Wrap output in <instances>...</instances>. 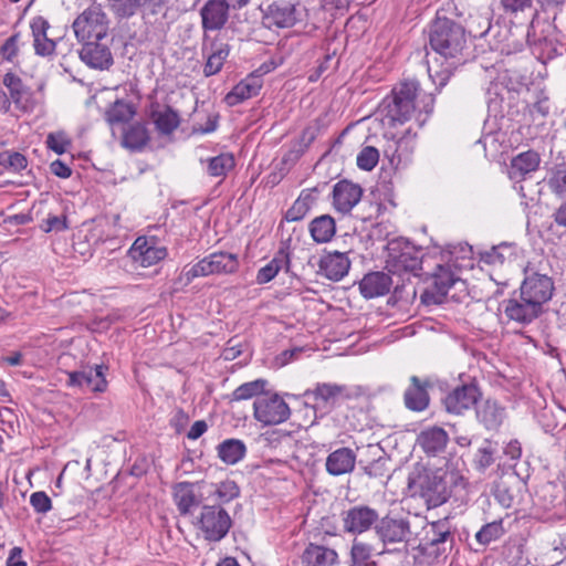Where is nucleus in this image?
I'll return each instance as SVG.
<instances>
[{
    "mask_svg": "<svg viewBox=\"0 0 566 566\" xmlns=\"http://www.w3.org/2000/svg\"><path fill=\"white\" fill-rule=\"evenodd\" d=\"M555 291L553 279L538 273L528 266L524 269V280L521 283V295L537 302L541 307L547 303Z\"/></svg>",
    "mask_w": 566,
    "mask_h": 566,
    "instance_id": "nucleus-13",
    "label": "nucleus"
},
{
    "mask_svg": "<svg viewBox=\"0 0 566 566\" xmlns=\"http://www.w3.org/2000/svg\"><path fill=\"white\" fill-rule=\"evenodd\" d=\"M432 286L421 294V302L426 305H440L444 302L449 290L459 280L448 264H437L432 273Z\"/></svg>",
    "mask_w": 566,
    "mask_h": 566,
    "instance_id": "nucleus-15",
    "label": "nucleus"
},
{
    "mask_svg": "<svg viewBox=\"0 0 566 566\" xmlns=\"http://www.w3.org/2000/svg\"><path fill=\"white\" fill-rule=\"evenodd\" d=\"M356 464V453L348 447H342L331 452L325 462L329 475L339 476L352 472Z\"/></svg>",
    "mask_w": 566,
    "mask_h": 566,
    "instance_id": "nucleus-33",
    "label": "nucleus"
},
{
    "mask_svg": "<svg viewBox=\"0 0 566 566\" xmlns=\"http://www.w3.org/2000/svg\"><path fill=\"white\" fill-rule=\"evenodd\" d=\"M502 305L507 318L522 325L531 324L543 313V307L537 302L521 294L518 297L504 300Z\"/></svg>",
    "mask_w": 566,
    "mask_h": 566,
    "instance_id": "nucleus-18",
    "label": "nucleus"
},
{
    "mask_svg": "<svg viewBox=\"0 0 566 566\" xmlns=\"http://www.w3.org/2000/svg\"><path fill=\"white\" fill-rule=\"evenodd\" d=\"M268 381L265 379H255L253 381L244 382L240 385L237 389L229 395L230 402L232 401H241L248 400L253 397H259L261 394L265 391V386Z\"/></svg>",
    "mask_w": 566,
    "mask_h": 566,
    "instance_id": "nucleus-48",
    "label": "nucleus"
},
{
    "mask_svg": "<svg viewBox=\"0 0 566 566\" xmlns=\"http://www.w3.org/2000/svg\"><path fill=\"white\" fill-rule=\"evenodd\" d=\"M525 488L526 481L516 472L506 473L495 483L493 495L503 507L511 509L520 504Z\"/></svg>",
    "mask_w": 566,
    "mask_h": 566,
    "instance_id": "nucleus-16",
    "label": "nucleus"
},
{
    "mask_svg": "<svg viewBox=\"0 0 566 566\" xmlns=\"http://www.w3.org/2000/svg\"><path fill=\"white\" fill-rule=\"evenodd\" d=\"M370 558L371 546L355 539L350 548L349 566H377L376 562L371 560Z\"/></svg>",
    "mask_w": 566,
    "mask_h": 566,
    "instance_id": "nucleus-51",
    "label": "nucleus"
},
{
    "mask_svg": "<svg viewBox=\"0 0 566 566\" xmlns=\"http://www.w3.org/2000/svg\"><path fill=\"white\" fill-rule=\"evenodd\" d=\"M488 112L494 118H513L518 114V108L515 103L517 101V93L502 87L500 91L489 90Z\"/></svg>",
    "mask_w": 566,
    "mask_h": 566,
    "instance_id": "nucleus-22",
    "label": "nucleus"
},
{
    "mask_svg": "<svg viewBox=\"0 0 566 566\" xmlns=\"http://www.w3.org/2000/svg\"><path fill=\"white\" fill-rule=\"evenodd\" d=\"M30 504L40 514H45L52 510V501L44 491L33 492L30 496Z\"/></svg>",
    "mask_w": 566,
    "mask_h": 566,
    "instance_id": "nucleus-63",
    "label": "nucleus"
},
{
    "mask_svg": "<svg viewBox=\"0 0 566 566\" xmlns=\"http://www.w3.org/2000/svg\"><path fill=\"white\" fill-rule=\"evenodd\" d=\"M195 525L202 532L206 541L220 542L232 527V520L222 506L203 504Z\"/></svg>",
    "mask_w": 566,
    "mask_h": 566,
    "instance_id": "nucleus-7",
    "label": "nucleus"
},
{
    "mask_svg": "<svg viewBox=\"0 0 566 566\" xmlns=\"http://www.w3.org/2000/svg\"><path fill=\"white\" fill-rule=\"evenodd\" d=\"M149 142L150 133L146 123L134 122L124 128L120 144L129 151L139 153L145 149Z\"/></svg>",
    "mask_w": 566,
    "mask_h": 566,
    "instance_id": "nucleus-35",
    "label": "nucleus"
},
{
    "mask_svg": "<svg viewBox=\"0 0 566 566\" xmlns=\"http://www.w3.org/2000/svg\"><path fill=\"white\" fill-rule=\"evenodd\" d=\"M485 28L481 32L473 31V38L485 39L491 51L504 52L509 45L505 42L509 40L510 30L506 25H502L499 21L491 22L490 17H479Z\"/></svg>",
    "mask_w": 566,
    "mask_h": 566,
    "instance_id": "nucleus-31",
    "label": "nucleus"
},
{
    "mask_svg": "<svg viewBox=\"0 0 566 566\" xmlns=\"http://www.w3.org/2000/svg\"><path fill=\"white\" fill-rule=\"evenodd\" d=\"M106 370H108V367L105 365L84 368L82 379L83 388L93 392H104L107 388V380L105 378Z\"/></svg>",
    "mask_w": 566,
    "mask_h": 566,
    "instance_id": "nucleus-43",
    "label": "nucleus"
},
{
    "mask_svg": "<svg viewBox=\"0 0 566 566\" xmlns=\"http://www.w3.org/2000/svg\"><path fill=\"white\" fill-rule=\"evenodd\" d=\"M108 23L101 6H91L74 20L72 28L78 42H86L107 38Z\"/></svg>",
    "mask_w": 566,
    "mask_h": 566,
    "instance_id": "nucleus-8",
    "label": "nucleus"
},
{
    "mask_svg": "<svg viewBox=\"0 0 566 566\" xmlns=\"http://www.w3.org/2000/svg\"><path fill=\"white\" fill-rule=\"evenodd\" d=\"M379 160V151L374 146H365L359 154L357 155V166L361 170L370 171L373 170Z\"/></svg>",
    "mask_w": 566,
    "mask_h": 566,
    "instance_id": "nucleus-55",
    "label": "nucleus"
},
{
    "mask_svg": "<svg viewBox=\"0 0 566 566\" xmlns=\"http://www.w3.org/2000/svg\"><path fill=\"white\" fill-rule=\"evenodd\" d=\"M434 381L431 377H419L412 375L409 378V385L403 392L405 407L413 412H422L430 406L429 390L433 387Z\"/></svg>",
    "mask_w": 566,
    "mask_h": 566,
    "instance_id": "nucleus-17",
    "label": "nucleus"
},
{
    "mask_svg": "<svg viewBox=\"0 0 566 566\" xmlns=\"http://www.w3.org/2000/svg\"><path fill=\"white\" fill-rule=\"evenodd\" d=\"M496 446V442L485 439L482 446L476 450L473 457V467L478 472L485 473V471L495 463Z\"/></svg>",
    "mask_w": 566,
    "mask_h": 566,
    "instance_id": "nucleus-45",
    "label": "nucleus"
},
{
    "mask_svg": "<svg viewBox=\"0 0 566 566\" xmlns=\"http://www.w3.org/2000/svg\"><path fill=\"white\" fill-rule=\"evenodd\" d=\"M541 164V156L534 149L520 153L511 159L510 177L524 178L527 174L534 172L538 169Z\"/></svg>",
    "mask_w": 566,
    "mask_h": 566,
    "instance_id": "nucleus-38",
    "label": "nucleus"
},
{
    "mask_svg": "<svg viewBox=\"0 0 566 566\" xmlns=\"http://www.w3.org/2000/svg\"><path fill=\"white\" fill-rule=\"evenodd\" d=\"M254 418L265 426L279 424L291 416V409L284 399L277 395L258 397L253 403Z\"/></svg>",
    "mask_w": 566,
    "mask_h": 566,
    "instance_id": "nucleus-12",
    "label": "nucleus"
},
{
    "mask_svg": "<svg viewBox=\"0 0 566 566\" xmlns=\"http://www.w3.org/2000/svg\"><path fill=\"white\" fill-rule=\"evenodd\" d=\"M475 413L478 421L489 431H496L505 418V409L491 399L479 406Z\"/></svg>",
    "mask_w": 566,
    "mask_h": 566,
    "instance_id": "nucleus-37",
    "label": "nucleus"
},
{
    "mask_svg": "<svg viewBox=\"0 0 566 566\" xmlns=\"http://www.w3.org/2000/svg\"><path fill=\"white\" fill-rule=\"evenodd\" d=\"M235 167V158L231 153H222L208 159L207 172L211 177L224 179Z\"/></svg>",
    "mask_w": 566,
    "mask_h": 566,
    "instance_id": "nucleus-47",
    "label": "nucleus"
},
{
    "mask_svg": "<svg viewBox=\"0 0 566 566\" xmlns=\"http://www.w3.org/2000/svg\"><path fill=\"white\" fill-rule=\"evenodd\" d=\"M397 280L389 272L375 271L364 275L359 282L360 294L366 298L386 295L395 287Z\"/></svg>",
    "mask_w": 566,
    "mask_h": 566,
    "instance_id": "nucleus-24",
    "label": "nucleus"
},
{
    "mask_svg": "<svg viewBox=\"0 0 566 566\" xmlns=\"http://www.w3.org/2000/svg\"><path fill=\"white\" fill-rule=\"evenodd\" d=\"M468 485L467 478L455 469L422 468L408 478L409 489L419 493L428 507H438L449 500L462 503L468 496Z\"/></svg>",
    "mask_w": 566,
    "mask_h": 566,
    "instance_id": "nucleus-2",
    "label": "nucleus"
},
{
    "mask_svg": "<svg viewBox=\"0 0 566 566\" xmlns=\"http://www.w3.org/2000/svg\"><path fill=\"white\" fill-rule=\"evenodd\" d=\"M148 115L160 135L172 134L181 122L179 113L172 106L166 104L161 109L157 101L150 103Z\"/></svg>",
    "mask_w": 566,
    "mask_h": 566,
    "instance_id": "nucleus-28",
    "label": "nucleus"
},
{
    "mask_svg": "<svg viewBox=\"0 0 566 566\" xmlns=\"http://www.w3.org/2000/svg\"><path fill=\"white\" fill-rule=\"evenodd\" d=\"M264 19L277 28H291L301 20L295 4L284 0H275L270 3Z\"/></svg>",
    "mask_w": 566,
    "mask_h": 566,
    "instance_id": "nucleus-29",
    "label": "nucleus"
},
{
    "mask_svg": "<svg viewBox=\"0 0 566 566\" xmlns=\"http://www.w3.org/2000/svg\"><path fill=\"white\" fill-rule=\"evenodd\" d=\"M318 269V274L324 275L331 281L338 282L348 273L350 260L345 252H326L319 259Z\"/></svg>",
    "mask_w": 566,
    "mask_h": 566,
    "instance_id": "nucleus-27",
    "label": "nucleus"
},
{
    "mask_svg": "<svg viewBox=\"0 0 566 566\" xmlns=\"http://www.w3.org/2000/svg\"><path fill=\"white\" fill-rule=\"evenodd\" d=\"M136 109L133 104L116 99L105 112L106 120L111 124H127L133 119Z\"/></svg>",
    "mask_w": 566,
    "mask_h": 566,
    "instance_id": "nucleus-44",
    "label": "nucleus"
},
{
    "mask_svg": "<svg viewBox=\"0 0 566 566\" xmlns=\"http://www.w3.org/2000/svg\"><path fill=\"white\" fill-rule=\"evenodd\" d=\"M226 33H219L214 38H209L208 50L203 55L207 56V62L203 66V74L206 77L219 73L224 64V61L230 53V44L224 41Z\"/></svg>",
    "mask_w": 566,
    "mask_h": 566,
    "instance_id": "nucleus-25",
    "label": "nucleus"
},
{
    "mask_svg": "<svg viewBox=\"0 0 566 566\" xmlns=\"http://www.w3.org/2000/svg\"><path fill=\"white\" fill-rule=\"evenodd\" d=\"M547 185L557 197L566 198V163L555 165L551 170Z\"/></svg>",
    "mask_w": 566,
    "mask_h": 566,
    "instance_id": "nucleus-52",
    "label": "nucleus"
},
{
    "mask_svg": "<svg viewBox=\"0 0 566 566\" xmlns=\"http://www.w3.org/2000/svg\"><path fill=\"white\" fill-rule=\"evenodd\" d=\"M20 33H13L0 46V54L3 60L12 62L19 52Z\"/></svg>",
    "mask_w": 566,
    "mask_h": 566,
    "instance_id": "nucleus-61",
    "label": "nucleus"
},
{
    "mask_svg": "<svg viewBox=\"0 0 566 566\" xmlns=\"http://www.w3.org/2000/svg\"><path fill=\"white\" fill-rule=\"evenodd\" d=\"M363 193L364 190L358 184L342 179L333 187L332 205L336 211L343 214L349 213L360 201Z\"/></svg>",
    "mask_w": 566,
    "mask_h": 566,
    "instance_id": "nucleus-21",
    "label": "nucleus"
},
{
    "mask_svg": "<svg viewBox=\"0 0 566 566\" xmlns=\"http://www.w3.org/2000/svg\"><path fill=\"white\" fill-rule=\"evenodd\" d=\"M182 275L186 279V283H190L193 279H196L198 276L211 275V273L209 271L208 261L206 260V258H203L202 260H200L196 264L191 265L190 268L185 266L182 270Z\"/></svg>",
    "mask_w": 566,
    "mask_h": 566,
    "instance_id": "nucleus-62",
    "label": "nucleus"
},
{
    "mask_svg": "<svg viewBox=\"0 0 566 566\" xmlns=\"http://www.w3.org/2000/svg\"><path fill=\"white\" fill-rule=\"evenodd\" d=\"M200 483L182 481L174 484L172 497L181 516L191 515L193 509L201 505L202 496L196 493Z\"/></svg>",
    "mask_w": 566,
    "mask_h": 566,
    "instance_id": "nucleus-26",
    "label": "nucleus"
},
{
    "mask_svg": "<svg viewBox=\"0 0 566 566\" xmlns=\"http://www.w3.org/2000/svg\"><path fill=\"white\" fill-rule=\"evenodd\" d=\"M203 30L202 52L208 50L209 32L221 31L229 19V9L223 0H208L199 11Z\"/></svg>",
    "mask_w": 566,
    "mask_h": 566,
    "instance_id": "nucleus-14",
    "label": "nucleus"
},
{
    "mask_svg": "<svg viewBox=\"0 0 566 566\" xmlns=\"http://www.w3.org/2000/svg\"><path fill=\"white\" fill-rule=\"evenodd\" d=\"M263 81L261 75L251 73L233 86V88L226 95L224 101L229 106H235L245 99L256 96L260 93Z\"/></svg>",
    "mask_w": 566,
    "mask_h": 566,
    "instance_id": "nucleus-32",
    "label": "nucleus"
},
{
    "mask_svg": "<svg viewBox=\"0 0 566 566\" xmlns=\"http://www.w3.org/2000/svg\"><path fill=\"white\" fill-rule=\"evenodd\" d=\"M0 166L8 171L20 172L28 167V159L20 151L3 150L0 151Z\"/></svg>",
    "mask_w": 566,
    "mask_h": 566,
    "instance_id": "nucleus-53",
    "label": "nucleus"
},
{
    "mask_svg": "<svg viewBox=\"0 0 566 566\" xmlns=\"http://www.w3.org/2000/svg\"><path fill=\"white\" fill-rule=\"evenodd\" d=\"M305 154V150L294 142L291 143L290 148L282 156L283 166H294L300 158Z\"/></svg>",
    "mask_w": 566,
    "mask_h": 566,
    "instance_id": "nucleus-64",
    "label": "nucleus"
},
{
    "mask_svg": "<svg viewBox=\"0 0 566 566\" xmlns=\"http://www.w3.org/2000/svg\"><path fill=\"white\" fill-rule=\"evenodd\" d=\"M390 459L387 455H379L376 459L365 463L363 460L358 461L363 473L371 480L384 482L389 475Z\"/></svg>",
    "mask_w": 566,
    "mask_h": 566,
    "instance_id": "nucleus-46",
    "label": "nucleus"
},
{
    "mask_svg": "<svg viewBox=\"0 0 566 566\" xmlns=\"http://www.w3.org/2000/svg\"><path fill=\"white\" fill-rule=\"evenodd\" d=\"M31 30L33 36V48L36 55L51 56L55 52L56 43L54 40L48 38V30L50 24L46 19L39 15L31 22Z\"/></svg>",
    "mask_w": 566,
    "mask_h": 566,
    "instance_id": "nucleus-34",
    "label": "nucleus"
},
{
    "mask_svg": "<svg viewBox=\"0 0 566 566\" xmlns=\"http://www.w3.org/2000/svg\"><path fill=\"white\" fill-rule=\"evenodd\" d=\"M302 566H333L338 563L335 549L310 543L301 555Z\"/></svg>",
    "mask_w": 566,
    "mask_h": 566,
    "instance_id": "nucleus-36",
    "label": "nucleus"
},
{
    "mask_svg": "<svg viewBox=\"0 0 566 566\" xmlns=\"http://www.w3.org/2000/svg\"><path fill=\"white\" fill-rule=\"evenodd\" d=\"M379 513L367 504L352 505L340 513L343 531L352 535H360L375 530Z\"/></svg>",
    "mask_w": 566,
    "mask_h": 566,
    "instance_id": "nucleus-11",
    "label": "nucleus"
},
{
    "mask_svg": "<svg viewBox=\"0 0 566 566\" xmlns=\"http://www.w3.org/2000/svg\"><path fill=\"white\" fill-rule=\"evenodd\" d=\"M505 533L503 520H495L484 524L476 533L475 541L481 546H488L490 543L500 539Z\"/></svg>",
    "mask_w": 566,
    "mask_h": 566,
    "instance_id": "nucleus-49",
    "label": "nucleus"
},
{
    "mask_svg": "<svg viewBox=\"0 0 566 566\" xmlns=\"http://www.w3.org/2000/svg\"><path fill=\"white\" fill-rule=\"evenodd\" d=\"M509 249H511V245L506 243L492 247L491 249L480 253V261L484 262L485 264H503L506 258L502 250Z\"/></svg>",
    "mask_w": 566,
    "mask_h": 566,
    "instance_id": "nucleus-60",
    "label": "nucleus"
},
{
    "mask_svg": "<svg viewBox=\"0 0 566 566\" xmlns=\"http://www.w3.org/2000/svg\"><path fill=\"white\" fill-rule=\"evenodd\" d=\"M374 532L384 546L406 543L411 535L410 521L392 513L379 515Z\"/></svg>",
    "mask_w": 566,
    "mask_h": 566,
    "instance_id": "nucleus-10",
    "label": "nucleus"
},
{
    "mask_svg": "<svg viewBox=\"0 0 566 566\" xmlns=\"http://www.w3.org/2000/svg\"><path fill=\"white\" fill-rule=\"evenodd\" d=\"M565 502L564 488L552 481L539 484L533 496V506L537 515H544L562 506Z\"/></svg>",
    "mask_w": 566,
    "mask_h": 566,
    "instance_id": "nucleus-19",
    "label": "nucleus"
},
{
    "mask_svg": "<svg viewBox=\"0 0 566 566\" xmlns=\"http://www.w3.org/2000/svg\"><path fill=\"white\" fill-rule=\"evenodd\" d=\"M40 228L45 233L49 232H61L69 229V220L65 214L63 216H54L49 214L45 219L42 220Z\"/></svg>",
    "mask_w": 566,
    "mask_h": 566,
    "instance_id": "nucleus-59",
    "label": "nucleus"
},
{
    "mask_svg": "<svg viewBox=\"0 0 566 566\" xmlns=\"http://www.w3.org/2000/svg\"><path fill=\"white\" fill-rule=\"evenodd\" d=\"M419 92V83L407 80L395 86L378 106V113L388 120L390 126L406 123L416 109L415 101Z\"/></svg>",
    "mask_w": 566,
    "mask_h": 566,
    "instance_id": "nucleus-4",
    "label": "nucleus"
},
{
    "mask_svg": "<svg viewBox=\"0 0 566 566\" xmlns=\"http://www.w3.org/2000/svg\"><path fill=\"white\" fill-rule=\"evenodd\" d=\"M387 252L385 269L397 280L388 303H412L417 297L412 279L420 276L422 270L421 249L407 240L394 239L388 242Z\"/></svg>",
    "mask_w": 566,
    "mask_h": 566,
    "instance_id": "nucleus-3",
    "label": "nucleus"
},
{
    "mask_svg": "<svg viewBox=\"0 0 566 566\" xmlns=\"http://www.w3.org/2000/svg\"><path fill=\"white\" fill-rule=\"evenodd\" d=\"M482 392L475 378L455 386L443 398L442 405L450 415H463L481 399Z\"/></svg>",
    "mask_w": 566,
    "mask_h": 566,
    "instance_id": "nucleus-9",
    "label": "nucleus"
},
{
    "mask_svg": "<svg viewBox=\"0 0 566 566\" xmlns=\"http://www.w3.org/2000/svg\"><path fill=\"white\" fill-rule=\"evenodd\" d=\"M3 85L9 90L10 98L19 111L23 113L34 111L36 106L34 94L18 75L12 72L4 74Z\"/></svg>",
    "mask_w": 566,
    "mask_h": 566,
    "instance_id": "nucleus-23",
    "label": "nucleus"
},
{
    "mask_svg": "<svg viewBox=\"0 0 566 566\" xmlns=\"http://www.w3.org/2000/svg\"><path fill=\"white\" fill-rule=\"evenodd\" d=\"M46 147L57 155L66 153L67 147L71 145V139L64 132L50 133L45 140Z\"/></svg>",
    "mask_w": 566,
    "mask_h": 566,
    "instance_id": "nucleus-56",
    "label": "nucleus"
},
{
    "mask_svg": "<svg viewBox=\"0 0 566 566\" xmlns=\"http://www.w3.org/2000/svg\"><path fill=\"white\" fill-rule=\"evenodd\" d=\"M168 252L165 247H156L145 249V252L138 253L139 263L142 266L147 268L156 264L157 262L164 260L167 256Z\"/></svg>",
    "mask_w": 566,
    "mask_h": 566,
    "instance_id": "nucleus-57",
    "label": "nucleus"
},
{
    "mask_svg": "<svg viewBox=\"0 0 566 566\" xmlns=\"http://www.w3.org/2000/svg\"><path fill=\"white\" fill-rule=\"evenodd\" d=\"M211 274H232L239 268L238 255L230 252H214L206 256Z\"/></svg>",
    "mask_w": 566,
    "mask_h": 566,
    "instance_id": "nucleus-41",
    "label": "nucleus"
},
{
    "mask_svg": "<svg viewBox=\"0 0 566 566\" xmlns=\"http://www.w3.org/2000/svg\"><path fill=\"white\" fill-rule=\"evenodd\" d=\"M316 191V187L302 190L297 199L293 202L292 207L285 212L284 220L287 222H296L303 220L316 202V197L313 195V192Z\"/></svg>",
    "mask_w": 566,
    "mask_h": 566,
    "instance_id": "nucleus-40",
    "label": "nucleus"
},
{
    "mask_svg": "<svg viewBox=\"0 0 566 566\" xmlns=\"http://www.w3.org/2000/svg\"><path fill=\"white\" fill-rule=\"evenodd\" d=\"M416 441L428 457H437L446 450L449 434L443 428L432 426L422 430Z\"/></svg>",
    "mask_w": 566,
    "mask_h": 566,
    "instance_id": "nucleus-30",
    "label": "nucleus"
},
{
    "mask_svg": "<svg viewBox=\"0 0 566 566\" xmlns=\"http://www.w3.org/2000/svg\"><path fill=\"white\" fill-rule=\"evenodd\" d=\"M103 40H91L81 42L80 59L88 67L94 70H109L114 64V59L109 46L102 42Z\"/></svg>",
    "mask_w": 566,
    "mask_h": 566,
    "instance_id": "nucleus-20",
    "label": "nucleus"
},
{
    "mask_svg": "<svg viewBox=\"0 0 566 566\" xmlns=\"http://www.w3.org/2000/svg\"><path fill=\"white\" fill-rule=\"evenodd\" d=\"M454 545V535L451 532L449 518H441L429 523L418 548L421 555L433 560L446 558Z\"/></svg>",
    "mask_w": 566,
    "mask_h": 566,
    "instance_id": "nucleus-6",
    "label": "nucleus"
},
{
    "mask_svg": "<svg viewBox=\"0 0 566 566\" xmlns=\"http://www.w3.org/2000/svg\"><path fill=\"white\" fill-rule=\"evenodd\" d=\"M140 0H107L112 13L117 19H129L137 13V6Z\"/></svg>",
    "mask_w": 566,
    "mask_h": 566,
    "instance_id": "nucleus-54",
    "label": "nucleus"
},
{
    "mask_svg": "<svg viewBox=\"0 0 566 566\" xmlns=\"http://www.w3.org/2000/svg\"><path fill=\"white\" fill-rule=\"evenodd\" d=\"M359 394L348 386L336 382H316L306 389L303 397L313 400L312 410L315 418H323L334 411L343 402L358 397Z\"/></svg>",
    "mask_w": 566,
    "mask_h": 566,
    "instance_id": "nucleus-5",
    "label": "nucleus"
},
{
    "mask_svg": "<svg viewBox=\"0 0 566 566\" xmlns=\"http://www.w3.org/2000/svg\"><path fill=\"white\" fill-rule=\"evenodd\" d=\"M308 231L314 242L327 243L336 233V221L331 214L318 216L310 222Z\"/></svg>",
    "mask_w": 566,
    "mask_h": 566,
    "instance_id": "nucleus-39",
    "label": "nucleus"
},
{
    "mask_svg": "<svg viewBox=\"0 0 566 566\" xmlns=\"http://www.w3.org/2000/svg\"><path fill=\"white\" fill-rule=\"evenodd\" d=\"M219 459L226 464H235L241 461L247 453V447L242 440L226 439L217 447Z\"/></svg>",
    "mask_w": 566,
    "mask_h": 566,
    "instance_id": "nucleus-42",
    "label": "nucleus"
},
{
    "mask_svg": "<svg viewBox=\"0 0 566 566\" xmlns=\"http://www.w3.org/2000/svg\"><path fill=\"white\" fill-rule=\"evenodd\" d=\"M426 33L428 48L446 62V66L442 64L440 69H428L436 90L440 91L459 66L473 59L469 43L470 38H473V30H467L461 21L448 15L447 10L440 9L428 24Z\"/></svg>",
    "mask_w": 566,
    "mask_h": 566,
    "instance_id": "nucleus-1",
    "label": "nucleus"
},
{
    "mask_svg": "<svg viewBox=\"0 0 566 566\" xmlns=\"http://www.w3.org/2000/svg\"><path fill=\"white\" fill-rule=\"evenodd\" d=\"M240 486L233 480H224L214 484L213 494L217 496L216 505L222 506L240 496Z\"/></svg>",
    "mask_w": 566,
    "mask_h": 566,
    "instance_id": "nucleus-50",
    "label": "nucleus"
},
{
    "mask_svg": "<svg viewBox=\"0 0 566 566\" xmlns=\"http://www.w3.org/2000/svg\"><path fill=\"white\" fill-rule=\"evenodd\" d=\"M291 242L292 239L287 238L286 240H282L280 243V248L277 252L275 253L274 258L270 261L272 265L279 266V270L285 268V271L287 272L290 270L291 265V255H290V249H291Z\"/></svg>",
    "mask_w": 566,
    "mask_h": 566,
    "instance_id": "nucleus-58",
    "label": "nucleus"
}]
</instances>
